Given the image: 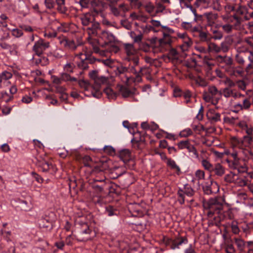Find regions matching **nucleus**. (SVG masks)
I'll return each mask as SVG.
<instances>
[{"label":"nucleus","instance_id":"obj_33","mask_svg":"<svg viewBox=\"0 0 253 253\" xmlns=\"http://www.w3.org/2000/svg\"><path fill=\"white\" fill-rule=\"evenodd\" d=\"M8 17L4 14L0 15V27L1 28H7Z\"/></svg>","mask_w":253,"mask_h":253},{"label":"nucleus","instance_id":"obj_10","mask_svg":"<svg viewBox=\"0 0 253 253\" xmlns=\"http://www.w3.org/2000/svg\"><path fill=\"white\" fill-rule=\"evenodd\" d=\"M117 76H118L123 83L128 84L130 80V77L127 75L128 73V69L122 65L118 66L114 71Z\"/></svg>","mask_w":253,"mask_h":253},{"label":"nucleus","instance_id":"obj_7","mask_svg":"<svg viewBox=\"0 0 253 253\" xmlns=\"http://www.w3.org/2000/svg\"><path fill=\"white\" fill-rule=\"evenodd\" d=\"M242 103L237 102L234 103L232 106L233 111L238 113L243 110H249L252 105L251 98L248 97H242Z\"/></svg>","mask_w":253,"mask_h":253},{"label":"nucleus","instance_id":"obj_17","mask_svg":"<svg viewBox=\"0 0 253 253\" xmlns=\"http://www.w3.org/2000/svg\"><path fill=\"white\" fill-rule=\"evenodd\" d=\"M59 43L62 46L71 50H74L77 48V45L73 40L63 38L60 40Z\"/></svg>","mask_w":253,"mask_h":253},{"label":"nucleus","instance_id":"obj_20","mask_svg":"<svg viewBox=\"0 0 253 253\" xmlns=\"http://www.w3.org/2000/svg\"><path fill=\"white\" fill-rule=\"evenodd\" d=\"M99 37L101 39L104 41L105 43L112 42L115 41L114 36L108 31H101Z\"/></svg>","mask_w":253,"mask_h":253},{"label":"nucleus","instance_id":"obj_45","mask_svg":"<svg viewBox=\"0 0 253 253\" xmlns=\"http://www.w3.org/2000/svg\"><path fill=\"white\" fill-rule=\"evenodd\" d=\"M144 7L146 11L150 14H151L154 12L155 8L154 4L151 2L146 3L144 5Z\"/></svg>","mask_w":253,"mask_h":253},{"label":"nucleus","instance_id":"obj_21","mask_svg":"<svg viewBox=\"0 0 253 253\" xmlns=\"http://www.w3.org/2000/svg\"><path fill=\"white\" fill-rule=\"evenodd\" d=\"M215 60L219 63H224L229 66L232 65L233 62L231 57L226 55H217L215 57Z\"/></svg>","mask_w":253,"mask_h":253},{"label":"nucleus","instance_id":"obj_58","mask_svg":"<svg viewBox=\"0 0 253 253\" xmlns=\"http://www.w3.org/2000/svg\"><path fill=\"white\" fill-rule=\"evenodd\" d=\"M220 48V52L222 51L223 52H226L228 51L229 48V46L225 42H222L219 46Z\"/></svg>","mask_w":253,"mask_h":253},{"label":"nucleus","instance_id":"obj_6","mask_svg":"<svg viewBox=\"0 0 253 253\" xmlns=\"http://www.w3.org/2000/svg\"><path fill=\"white\" fill-rule=\"evenodd\" d=\"M221 91H219L215 86H210L208 87V91L203 92V98L207 102L212 101L213 104H216L218 100L217 99L213 100V98L218 94L221 95Z\"/></svg>","mask_w":253,"mask_h":253},{"label":"nucleus","instance_id":"obj_26","mask_svg":"<svg viewBox=\"0 0 253 253\" xmlns=\"http://www.w3.org/2000/svg\"><path fill=\"white\" fill-rule=\"evenodd\" d=\"M211 171H213L214 173L219 176H222L225 173V169L219 163L216 164Z\"/></svg>","mask_w":253,"mask_h":253},{"label":"nucleus","instance_id":"obj_11","mask_svg":"<svg viewBox=\"0 0 253 253\" xmlns=\"http://www.w3.org/2000/svg\"><path fill=\"white\" fill-rule=\"evenodd\" d=\"M221 95L226 98L232 97L235 99L244 97V95L238 91L236 89L230 87H225L222 89Z\"/></svg>","mask_w":253,"mask_h":253},{"label":"nucleus","instance_id":"obj_1","mask_svg":"<svg viewBox=\"0 0 253 253\" xmlns=\"http://www.w3.org/2000/svg\"><path fill=\"white\" fill-rule=\"evenodd\" d=\"M172 39L169 34L163 33V37L159 40H151V48L154 53L165 52L171 47Z\"/></svg>","mask_w":253,"mask_h":253},{"label":"nucleus","instance_id":"obj_47","mask_svg":"<svg viewBox=\"0 0 253 253\" xmlns=\"http://www.w3.org/2000/svg\"><path fill=\"white\" fill-rule=\"evenodd\" d=\"M119 90L124 97H127L131 94V92L127 88L124 86L120 87Z\"/></svg>","mask_w":253,"mask_h":253},{"label":"nucleus","instance_id":"obj_57","mask_svg":"<svg viewBox=\"0 0 253 253\" xmlns=\"http://www.w3.org/2000/svg\"><path fill=\"white\" fill-rule=\"evenodd\" d=\"M115 211V209L110 206L106 207L105 212L108 216H112L114 215Z\"/></svg>","mask_w":253,"mask_h":253},{"label":"nucleus","instance_id":"obj_29","mask_svg":"<svg viewBox=\"0 0 253 253\" xmlns=\"http://www.w3.org/2000/svg\"><path fill=\"white\" fill-rule=\"evenodd\" d=\"M83 50L84 53L81 52L77 55V56L82 60L86 59L91 54L90 51L88 50L86 47H84Z\"/></svg>","mask_w":253,"mask_h":253},{"label":"nucleus","instance_id":"obj_41","mask_svg":"<svg viewBox=\"0 0 253 253\" xmlns=\"http://www.w3.org/2000/svg\"><path fill=\"white\" fill-rule=\"evenodd\" d=\"M59 26H57V31L58 32L66 33L69 30V28L67 24L65 23L61 24L57 23Z\"/></svg>","mask_w":253,"mask_h":253},{"label":"nucleus","instance_id":"obj_13","mask_svg":"<svg viewBox=\"0 0 253 253\" xmlns=\"http://www.w3.org/2000/svg\"><path fill=\"white\" fill-rule=\"evenodd\" d=\"M45 155L40 156L38 159V165L43 172H47L51 169H53V166L47 161L45 158Z\"/></svg>","mask_w":253,"mask_h":253},{"label":"nucleus","instance_id":"obj_31","mask_svg":"<svg viewBox=\"0 0 253 253\" xmlns=\"http://www.w3.org/2000/svg\"><path fill=\"white\" fill-rule=\"evenodd\" d=\"M104 92L106 94L107 97L110 99H115L117 97V94L113 89L110 87H107L104 89Z\"/></svg>","mask_w":253,"mask_h":253},{"label":"nucleus","instance_id":"obj_42","mask_svg":"<svg viewBox=\"0 0 253 253\" xmlns=\"http://www.w3.org/2000/svg\"><path fill=\"white\" fill-rule=\"evenodd\" d=\"M12 76V74L10 72L6 71H4L0 73V78L2 82L10 79L11 78Z\"/></svg>","mask_w":253,"mask_h":253},{"label":"nucleus","instance_id":"obj_23","mask_svg":"<svg viewBox=\"0 0 253 253\" xmlns=\"http://www.w3.org/2000/svg\"><path fill=\"white\" fill-rule=\"evenodd\" d=\"M120 158L125 163H126L132 159V156L129 150L125 149L120 151Z\"/></svg>","mask_w":253,"mask_h":253},{"label":"nucleus","instance_id":"obj_61","mask_svg":"<svg viewBox=\"0 0 253 253\" xmlns=\"http://www.w3.org/2000/svg\"><path fill=\"white\" fill-rule=\"evenodd\" d=\"M51 80H52L53 83H54V84H62V83L63 82L62 80L61 79V76L57 77L56 76H52Z\"/></svg>","mask_w":253,"mask_h":253},{"label":"nucleus","instance_id":"obj_19","mask_svg":"<svg viewBox=\"0 0 253 253\" xmlns=\"http://www.w3.org/2000/svg\"><path fill=\"white\" fill-rule=\"evenodd\" d=\"M125 52L127 55V58L133 57L137 53V50L134 45L131 43H125L124 44Z\"/></svg>","mask_w":253,"mask_h":253},{"label":"nucleus","instance_id":"obj_2","mask_svg":"<svg viewBox=\"0 0 253 253\" xmlns=\"http://www.w3.org/2000/svg\"><path fill=\"white\" fill-rule=\"evenodd\" d=\"M95 236V232L89 227L87 223L82 221L77 222L75 236L77 240L82 242L86 241L91 240Z\"/></svg>","mask_w":253,"mask_h":253},{"label":"nucleus","instance_id":"obj_62","mask_svg":"<svg viewBox=\"0 0 253 253\" xmlns=\"http://www.w3.org/2000/svg\"><path fill=\"white\" fill-rule=\"evenodd\" d=\"M92 160L91 158L89 156H84L83 158V161L84 165V166L87 167L90 166V163L91 162Z\"/></svg>","mask_w":253,"mask_h":253},{"label":"nucleus","instance_id":"obj_54","mask_svg":"<svg viewBox=\"0 0 253 253\" xmlns=\"http://www.w3.org/2000/svg\"><path fill=\"white\" fill-rule=\"evenodd\" d=\"M205 172L202 170H197L195 172V176L198 180L205 178Z\"/></svg>","mask_w":253,"mask_h":253},{"label":"nucleus","instance_id":"obj_5","mask_svg":"<svg viewBox=\"0 0 253 253\" xmlns=\"http://www.w3.org/2000/svg\"><path fill=\"white\" fill-rule=\"evenodd\" d=\"M100 29V24L98 22L94 21L91 24L90 26L86 27L85 30L88 35L87 38L89 44L92 46L93 51L95 53H99V48L97 46V42L91 38L97 36L98 32Z\"/></svg>","mask_w":253,"mask_h":253},{"label":"nucleus","instance_id":"obj_28","mask_svg":"<svg viewBox=\"0 0 253 253\" xmlns=\"http://www.w3.org/2000/svg\"><path fill=\"white\" fill-rule=\"evenodd\" d=\"M224 250L226 253H235L236 249L233 244L229 241H227L224 246Z\"/></svg>","mask_w":253,"mask_h":253},{"label":"nucleus","instance_id":"obj_30","mask_svg":"<svg viewBox=\"0 0 253 253\" xmlns=\"http://www.w3.org/2000/svg\"><path fill=\"white\" fill-rule=\"evenodd\" d=\"M208 50L210 52L219 53L220 52L219 46L214 42H209L208 43Z\"/></svg>","mask_w":253,"mask_h":253},{"label":"nucleus","instance_id":"obj_50","mask_svg":"<svg viewBox=\"0 0 253 253\" xmlns=\"http://www.w3.org/2000/svg\"><path fill=\"white\" fill-rule=\"evenodd\" d=\"M11 34L13 36L17 38H20L23 34L22 31L17 28L12 29Z\"/></svg>","mask_w":253,"mask_h":253},{"label":"nucleus","instance_id":"obj_36","mask_svg":"<svg viewBox=\"0 0 253 253\" xmlns=\"http://www.w3.org/2000/svg\"><path fill=\"white\" fill-rule=\"evenodd\" d=\"M39 57L36 60V63L37 65L41 66H45L48 63V60L47 57L44 56H39Z\"/></svg>","mask_w":253,"mask_h":253},{"label":"nucleus","instance_id":"obj_48","mask_svg":"<svg viewBox=\"0 0 253 253\" xmlns=\"http://www.w3.org/2000/svg\"><path fill=\"white\" fill-rule=\"evenodd\" d=\"M79 3L83 8H90L91 0H80Z\"/></svg>","mask_w":253,"mask_h":253},{"label":"nucleus","instance_id":"obj_52","mask_svg":"<svg viewBox=\"0 0 253 253\" xmlns=\"http://www.w3.org/2000/svg\"><path fill=\"white\" fill-rule=\"evenodd\" d=\"M10 54L12 56H17L18 55V47L16 45H12L10 46L8 48Z\"/></svg>","mask_w":253,"mask_h":253},{"label":"nucleus","instance_id":"obj_27","mask_svg":"<svg viewBox=\"0 0 253 253\" xmlns=\"http://www.w3.org/2000/svg\"><path fill=\"white\" fill-rule=\"evenodd\" d=\"M56 3L57 5V10L61 13H65L67 8L65 6V0H56Z\"/></svg>","mask_w":253,"mask_h":253},{"label":"nucleus","instance_id":"obj_46","mask_svg":"<svg viewBox=\"0 0 253 253\" xmlns=\"http://www.w3.org/2000/svg\"><path fill=\"white\" fill-rule=\"evenodd\" d=\"M168 57L171 59H177L178 58V52L174 48H170L169 49Z\"/></svg>","mask_w":253,"mask_h":253},{"label":"nucleus","instance_id":"obj_35","mask_svg":"<svg viewBox=\"0 0 253 253\" xmlns=\"http://www.w3.org/2000/svg\"><path fill=\"white\" fill-rule=\"evenodd\" d=\"M167 164L168 166L170 167L172 169L175 170L177 172H179L180 169L179 167L176 165L175 162L171 159H169L167 160Z\"/></svg>","mask_w":253,"mask_h":253},{"label":"nucleus","instance_id":"obj_3","mask_svg":"<svg viewBox=\"0 0 253 253\" xmlns=\"http://www.w3.org/2000/svg\"><path fill=\"white\" fill-rule=\"evenodd\" d=\"M224 200L221 197L211 198L208 201H203V207L205 210H208L207 215L211 218L215 213L219 214L223 208Z\"/></svg>","mask_w":253,"mask_h":253},{"label":"nucleus","instance_id":"obj_51","mask_svg":"<svg viewBox=\"0 0 253 253\" xmlns=\"http://www.w3.org/2000/svg\"><path fill=\"white\" fill-rule=\"evenodd\" d=\"M224 83L227 86L226 87L231 88L235 86L236 83L231 80L229 78L226 77L225 80L224 81Z\"/></svg>","mask_w":253,"mask_h":253},{"label":"nucleus","instance_id":"obj_14","mask_svg":"<svg viewBox=\"0 0 253 253\" xmlns=\"http://www.w3.org/2000/svg\"><path fill=\"white\" fill-rule=\"evenodd\" d=\"M178 147L180 149H187L189 152L193 153V154L196 157H198V153L195 148V147L188 140L181 141L178 144Z\"/></svg>","mask_w":253,"mask_h":253},{"label":"nucleus","instance_id":"obj_18","mask_svg":"<svg viewBox=\"0 0 253 253\" xmlns=\"http://www.w3.org/2000/svg\"><path fill=\"white\" fill-rule=\"evenodd\" d=\"M228 74L231 76L237 77L242 76L243 74V70L240 66H229L227 70Z\"/></svg>","mask_w":253,"mask_h":253},{"label":"nucleus","instance_id":"obj_22","mask_svg":"<svg viewBox=\"0 0 253 253\" xmlns=\"http://www.w3.org/2000/svg\"><path fill=\"white\" fill-rule=\"evenodd\" d=\"M80 19L82 24L84 26H88L90 24L94 22L93 16L89 13H86L82 15Z\"/></svg>","mask_w":253,"mask_h":253},{"label":"nucleus","instance_id":"obj_53","mask_svg":"<svg viewBox=\"0 0 253 253\" xmlns=\"http://www.w3.org/2000/svg\"><path fill=\"white\" fill-rule=\"evenodd\" d=\"M109 7L112 14L116 16H118L120 14V12L118 8L114 6L112 2L109 4Z\"/></svg>","mask_w":253,"mask_h":253},{"label":"nucleus","instance_id":"obj_43","mask_svg":"<svg viewBox=\"0 0 253 253\" xmlns=\"http://www.w3.org/2000/svg\"><path fill=\"white\" fill-rule=\"evenodd\" d=\"M127 68L128 69V73H130L134 75L136 77V80L137 81L138 78H139V70L137 71L136 69V67L131 66V64L129 65Z\"/></svg>","mask_w":253,"mask_h":253},{"label":"nucleus","instance_id":"obj_55","mask_svg":"<svg viewBox=\"0 0 253 253\" xmlns=\"http://www.w3.org/2000/svg\"><path fill=\"white\" fill-rule=\"evenodd\" d=\"M64 55V52L61 49H56L53 53V55L57 58H60L62 57Z\"/></svg>","mask_w":253,"mask_h":253},{"label":"nucleus","instance_id":"obj_59","mask_svg":"<svg viewBox=\"0 0 253 253\" xmlns=\"http://www.w3.org/2000/svg\"><path fill=\"white\" fill-rule=\"evenodd\" d=\"M238 88L242 90H245L246 88V84L243 80L237 81L236 83Z\"/></svg>","mask_w":253,"mask_h":253},{"label":"nucleus","instance_id":"obj_4","mask_svg":"<svg viewBox=\"0 0 253 253\" xmlns=\"http://www.w3.org/2000/svg\"><path fill=\"white\" fill-rule=\"evenodd\" d=\"M90 78L93 81L92 87L96 92L100 91L102 85L108 84L109 83V77L99 74L97 70H92L89 72Z\"/></svg>","mask_w":253,"mask_h":253},{"label":"nucleus","instance_id":"obj_8","mask_svg":"<svg viewBox=\"0 0 253 253\" xmlns=\"http://www.w3.org/2000/svg\"><path fill=\"white\" fill-rule=\"evenodd\" d=\"M49 46L50 43L48 42L45 41L42 39H40L35 42L32 49L36 55L40 56Z\"/></svg>","mask_w":253,"mask_h":253},{"label":"nucleus","instance_id":"obj_64","mask_svg":"<svg viewBox=\"0 0 253 253\" xmlns=\"http://www.w3.org/2000/svg\"><path fill=\"white\" fill-rule=\"evenodd\" d=\"M104 152L106 153L112 155L115 153V149L110 146H106L103 148Z\"/></svg>","mask_w":253,"mask_h":253},{"label":"nucleus","instance_id":"obj_40","mask_svg":"<svg viewBox=\"0 0 253 253\" xmlns=\"http://www.w3.org/2000/svg\"><path fill=\"white\" fill-rule=\"evenodd\" d=\"M201 164L205 169H207L209 171H211L213 169V166L212 164H211V163L207 159H203L201 161Z\"/></svg>","mask_w":253,"mask_h":253},{"label":"nucleus","instance_id":"obj_56","mask_svg":"<svg viewBox=\"0 0 253 253\" xmlns=\"http://www.w3.org/2000/svg\"><path fill=\"white\" fill-rule=\"evenodd\" d=\"M209 119L214 122L220 120V115L219 113H214L208 116Z\"/></svg>","mask_w":253,"mask_h":253},{"label":"nucleus","instance_id":"obj_39","mask_svg":"<svg viewBox=\"0 0 253 253\" xmlns=\"http://www.w3.org/2000/svg\"><path fill=\"white\" fill-rule=\"evenodd\" d=\"M211 32L213 34V36L211 38H213L215 40H221L223 37L222 32L217 30H212Z\"/></svg>","mask_w":253,"mask_h":253},{"label":"nucleus","instance_id":"obj_32","mask_svg":"<svg viewBox=\"0 0 253 253\" xmlns=\"http://www.w3.org/2000/svg\"><path fill=\"white\" fill-rule=\"evenodd\" d=\"M151 69L149 67H140L139 70V78H138L137 81L141 80V77L143 75H149L151 73Z\"/></svg>","mask_w":253,"mask_h":253},{"label":"nucleus","instance_id":"obj_24","mask_svg":"<svg viewBox=\"0 0 253 253\" xmlns=\"http://www.w3.org/2000/svg\"><path fill=\"white\" fill-rule=\"evenodd\" d=\"M234 243L240 252H243L246 247L245 241L241 238H234Z\"/></svg>","mask_w":253,"mask_h":253},{"label":"nucleus","instance_id":"obj_12","mask_svg":"<svg viewBox=\"0 0 253 253\" xmlns=\"http://www.w3.org/2000/svg\"><path fill=\"white\" fill-rule=\"evenodd\" d=\"M188 239L185 236H178L174 239H171L169 242V246L171 249L175 250L179 249L180 247L183 244H187Z\"/></svg>","mask_w":253,"mask_h":253},{"label":"nucleus","instance_id":"obj_60","mask_svg":"<svg viewBox=\"0 0 253 253\" xmlns=\"http://www.w3.org/2000/svg\"><path fill=\"white\" fill-rule=\"evenodd\" d=\"M44 4L46 7L51 9L54 7V2L53 0H44Z\"/></svg>","mask_w":253,"mask_h":253},{"label":"nucleus","instance_id":"obj_9","mask_svg":"<svg viewBox=\"0 0 253 253\" xmlns=\"http://www.w3.org/2000/svg\"><path fill=\"white\" fill-rule=\"evenodd\" d=\"M194 194V191L189 185H184V187L182 189L179 188L177 192L179 203L181 205L184 203L185 195L188 197H192Z\"/></svg>","mask_w":253,"mask_h":253},{"label":"nucleus","instance_id":"obj_16","mask_svg":"<svg viewBox=\"0 0 253 253\" xmlns=\"http://www.w3.org/2000/svg\"><path fill=\"white\" fill-rule=\"evenodd\" d=\"M104 3L101 0H91L90 9L95 13H99L104 9Z\"/></svg>","mask_w":253,"mask_h":253},{"label":"nucleus","instance_id":"obj_63","mask_svg":"<svg viewBox=\"0 0 253 253\" xmlns=\"http://www.w3.org/2000/svg\"><path fill=\"white\" fill-rule=\"evenodd\" d=\"M235 59L237 62L241 65H243L245 63L244 57L239 53L236 55Z\"/></svg>","mask_w":253,"mask_h":253},{"label":"nucleus","instance_id":"obj_34","mask_svg":"<svg viewBox=\"0 0 253 253\" xmlns=\"http://www.w3.org/2000/svg\"><path fill=\"white\" fill-rule=\"evenodd\" d=\"M199 36L201 41L202 42H209L211 39V37H210L208 33L203 32L202 30L200 32Z\"/></svg>","mask_w":253,"mask_h":253},{"label":"nucleus","instance_id":"obj_25","mask_svg":"<svg viewBox=\"0 0 253 253\" xmlns=\"http://www.w3.org/2000/svg\"><path fill=\"white\" fill-rule=\"evenodd\" d=\"M204 16L206 17L208 24L210 26L212 25L217 18V14L211 12L205 13Z\"/></svg>","mask_w":253,"mask_h":253},{"label":"nucleus","instance_id":"obj_38","mask_svg":"<svg viewBox=\"0 0 253 253\" xmlns=\"http://www.w3.org/2000/svg\"><path fill=\"white\" fill-rule=\"evenodd\" d=\"M78 84L80 87L85 90H88L91 87V85L88 82L84 80H79Z\"/></svg>","mask_w":253,"mask_h":253},{"label":"nucleus","instance_id":"obj_49","mask_svg":"<svg viewBox=\"0 0 253 253\" xmlns=\"http://www.w3.org/2000/svg\"><path fill=\"white\" fill-rule=\"evenodd\" d=\"M192 130L190 128H186L181 131L179 133V135L181 137H186L192 135Z\"/></svg>","mask_w":253,"mask_h":253},{"label":"nucleus","instance_id":"obj_44","mask_svg":"<svg viewBox=\"0 0 253 253\" xmlns=\"http://www.w3.org/2000/svg\"><path fill=\"white\" fill-rule=\"evenodd\" d=\"M220 27L225 33L228 34L231 33L234 30V26L229 23L221 25H220Z\"/></svg>","mask_w":253,"mask_h":253},{"label":"nucleus","instance_id":"obj_15","mask_svg":"<svg viewBox=\"0 0 253 253\" xmlns=\"http://www.w3.org/2000/svg\"><path fill=\"white\" fill-rule=\"evenodd\" d=\"M231 143L233 148H239L243 152H244L247 147L243 138H239L235 136L232 137L231 138Z\"/></svg>","mask_w":253,"mask_h":253},{"label":"nucleus","instance_id":"obj_37","mask_svg":"<svg viewBox=\"0 0 253 253\" xmlns=\"http://www.w3.org/2000/svg\"><path fill=\"white\" fill-rule=\"evenodd\" d=\"M236 175L232 172H230L229 173L225 175L224 180L226 182L228 183L235 182Z\"/></svg>","mask_w":253,"mask_h":253}]
</instances>
